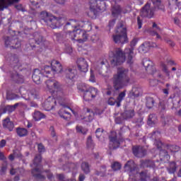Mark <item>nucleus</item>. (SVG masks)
I'll list each match as a JSON object with an SVG mask.
<instances>
[{"label": "nucleus", "instance_id": "nucleus-1", "mask_svg": "<svg viewBox=\"0 0 181 181\" xmlns=\"http://www.w3.org/2000/svg\"><path fill=\"white\" fill-rule=\"evenodd\" d=\"M74 28L73 31H68L66 35L71 39L76 40L78 43H84L88 39V32H91L93 25L90 21H77L76 20H70L66 23V26L70 25Z\"/></svg>", "mask_w": 181, "mask_h": 181}, {"label": "nucleus", "instance_id": "nucleus-2", "mask_svg": "<svg viewBox=\"0 0 181 181\" xmlns=\"http://www.w3.org/2000/svg\"><path fill=\"white\" fill-rule=\"evenodd\" d=\"M136 43H138V40H136V38H134L130 42L132 47L126 48L124 52L122 51L121 48H117L115 52L111 51L109 53V57L112 59L110 60L112 66H115L122 64V63L125 62L127 57L128 64H132V63H134V61H132L134 59V46H135Z\"/></svg>", "mask_w": 181, "mask_h": 181}, {"label": "nucleus", "instance_id": "nucleus-3", "mask_svg": "<svg viewBox=\"0 0 181 181\" xmlns=\"http://www.w3.org/2000/svg\"><path fill=\"white\" fill-rule=\"evenodd\" d=\"M45 84L47 86V88H48L49 93L51 94H54L57 93V95H59L57 98V100H58L60 105H62V108L60 109L59 111V114L60 115L61 118H64V119H69L70 117H71V115L67 110H69L76 115V112L74 110H71L70 107L62 103V100H64V98L60 95H63V88L60 83L59 81L54 80V79H49L45 82Z\"/></svg>", "mask_w": 181, "mask_h": 181}, {"label": "nucleus", "instance_id": "nucleus-4", "mask_svg": "<svg viewBox=\"0 0 181 181\" xmlns=\"http://www.w3.org/2000/svg\"><path fill=\"white\" fill-rule=\"evenodd\" d=\"M129 70L124 67H120L117 69V73L113 75L112 81L113 83V87L116 91L127 87L131 81V78L128 75Z\"/></svg>", "mask_w": 181, "mask_h": 181}, {"label": "nucleus", "instance_id": "nucleus-5", "mask_svg": "<svg viewBox=\"0 0 181 181\" xmlns=\"http://www.w3.org/2000/svg\"><path fill=\"white\" fill-rule=\"evenodd\" d=\"M153 7H151V3L147 2L145 6L141 8V15L144 18L151 19L153 18L156 11H162L165 12V6L162 4L161 0H151Z\"/></svg>", "mask_w": 181, "mask_h": 181}, {"label": "nucleus", "instance_id": "nucleus-6", "mask_svg": "<svg viewBox=\"0 0 181 181\" xmlns=\"http://www.w3.org/2000/svg\"><path fill=\"white\" fill-rule=\"evenodd\" d=\"M154 144L157 146V149L160 151V160L161 162H165V160H168L170 156L168 154V151L165 149H168L171 153H176L180 151V147L176 145H169L165 144L160 141V140L155 139Z\"/></svg>", "mask_w": 181, "mask_h": 181}, {"label": "nucleus", "instance_id": "nucleus-7", "mask_svg": "<svg viewBox=\"0 0 181 181\" xmlns=\"http://www.w3.org/2000/svg\"><path fill=\"white\" fill-rule=\"evenodd\" d=\"M40 21L45 22V25L52 29H57V28H60L63 25L64 18H57L47 11H42L40 13Z\"/></svg>", "mask_w": 181, "mask_h": 181}, {"label": "nucleus", "instance_id": "nucleus-8", "mask_svg": "<svg viewBox=\"0 0 181 181\" xmlns=\"http://www.w3.org/2000/svg\"><path fill=\"white\" fill-rule=\"evenodd\" d=\"M11 66H13L15 73L11 74V78L13 81L18 84H22L24 81L23 76L19 75L18 71H22V64L19 62V58L14 54L11 57Z\"/></svg>", "mask_w": 181, "mask_h": 181}, {"label": "nucleus", "instance_id": "nucleus-9", "mask_svg": "<svg viewBox=\"0 0 181 181\" xmlns=\"http://www.w3.org/2000/svg\"><path fill=\"white\" fill-rule=\"evenodd\" d=\"M116 33L117 35H113L112 39L115 43L124 45L128 43V35L127 34V28L124 27L122 23H120L119 26L116 29Z\"/></svg>", "mask_w": 181, "mask_h": 181}, {"label": "nucleus", "instance_id": "nucleus-10", "mask_svg": "<svg viewBox=\"0 0 181 181\" xmlns=\"http://www.w3.org/2000/svg\"><path fill=\"white\" fill-rule=\"evenodd\" d=\"M52 73V68L49 66H45L42 71L39 69H35L33 71L32 78L35 84H40L43 77H50L49 74Z\"/></svg>", "mask_w": 181, "mask_h": 181}, {"label": "nucleus", "instance_id": "nucleus-11", "mask_svg": "<svg viewBox=\"0 0 181 181\" xmlns=\"http://www.w3.org/2000/svg\"><path fill=\"white\" fill-rule=\"evenodd\" d=\"M90 11L94 16H97L98 12H105L107 11V4L105 0H90Z\"/></svg>", "mask_w": 181, "mask_h": 181}, {"label": "nucleus", "instance_id": "nucleus-12", "mask_svg": "<svg viewBox=\"0 0 181 181\" xmlns=\"http://www.w3.org/2000/svg\"><path fill=\"white\" fill-rule=\"evenodd\" d=\"M142 64L144 67H145L146 71H148L151 76H154V77H158L159 78L162 77V74L156 71V68L155 66H153V62L151 59L144 58L143 59Z\"/></svg>", "mask_w": 181, "mask_h": 181}, {"label": "nucleus", "instance_id": "nucleus-13", "mask_svg": "<svg viewBox=\"0 0 181 181\" xmlns=\"http://www.w3.org/2000/svg\"><path fill=\"white\" fill-rule=\"evenodd\" d=\"M4 43L6 47H10L11 49H19L21 47V42L18 38L6 37Z\"/></svg>", "mask_w": 181, "mask_h": 181}, {"label": "nucleus", "instance_id": "nucleus-14", "mask_svg": "<svg viewBox=\"0 0 181 181\" xmlns=\"http://www.w3.org/2000/svg\"><path fill=\"white\" fill-rule=\"evenodd\" d=\"M83 94V100H85V101H91L93 98L97 97L98 90L95 88L90 87L89 90L84 92Z\"/></svg>", "mask_w": 181, "mask_h": 181}, {"label": "nucleus", "instance_id": "nucleus-15", "mask_svg": "<svg viewBox=\"0 0 181 181\" xmlns=\"http://www.w3.org/2000/svg\"><path fill=\"white\" fill-rule=\"evenodd\" d=\"M43 37L39 34V33H34V38H31L29 40V45L30 47H36L35 45H43Z\"/></svg>", "mask_w": 181, "mask_h": 181}, {"label": "nucleus", "instance_id": "nucleus-16", "mask_svg": "<svg viewBox=\"0 0 181 181\" xmlns=\"http://www.w3.org/2000/svg\"><path fill=\"white\" fill-rule=\"evenodd\" d=\"M57 101L53 97L49 96L42 104V107L45 111H52L56 105Z\"/></svg>", "mask_w": 181, "mask_h": 181}, {"label": "nucleus", "instance_id": "nucleus-17", "mask_svg": "<svg viewBox=\"0 0 181 181\" xmlns=\"http://www.w3.org/2000/svg\"><path fill=\"white\" fill-rule=\"evenodd\" d=\"M78 69L82 73H87L88 71V63L84 58H78L76 61Z\"/></svg>", "mask_w": 181, "mask_h": 181}, {"label": "nucleus", "instance_id": "nucleus-18", "mask_svg": "<svg viewBox=\"0 0 181 181\" xmlns=\"http://www.w3.org/2000/svg\"><path fill=\"white\" fill-rule=\"evenodd\" d=\"M114 136H109V139L110 143L109 144L110 149H117V148H119L121 145V141L118 139V136H117V133H113Z\"/></svg>", "mask_w": 181, "mask_h": 181}, {"label": "nucleus", "instance_id": "nucleus-19", "mask_svg": "<svg viewBox=\"0 0 181 181\" xmlns=\"http://www.w3.org/2000/svg\"><path fill=\"white\" fill-rule=\"evenodd\" d=\"M132 153L136 158H144L146 155V149L141 146H134L132 147Z\"/></svg>", "mask_w": 181, "mask_h": 181}, {"label": "nucleus", "instance_id": "nucleus-20", "mask_svg": "<svg viewBox=\"0 0 181 181\" xmlns=\"http://www.w3.org/2000/svg\"><path fill=\"white\" fill-rule=\"evenodd\" d=\"M50 69L53 74H57L63 71V66H62V64H60L59 61L54 59L51 62Z\"/></svg>", "mask_w": 181, "mask_h": 181}, {"label": "nucleus", "instance_id": "nucleus-21", "mask_svg": "<svg viewBox=\"0 0 181 181\" xmlns=\"http://www.w3.org/2000/svg\"><path fill=\"white\" fill-rule=\"evenodd\" d=\"M153 28L156 30L149 29L148 30V33L151 35V36H156V39H161L159 33L162 32V29L159 28V26H158V24H156V23H153Z\"/></svg>", "mask_w": 181, "mask_h": 181}, {"label": "nucleus", "instance_id": "nucleus-22", "mask_svg": "<svg viewBox=\"0 0 181 181\" xmlns=\"http://www.w3.org/2000/svg\"><path fill=\"white\" fill-rule=\"evenodd\" d=\"M43 171L40 168H34L32 170L31 173L36 180H45L46 177L45 175H42Z\"/></svg>", "mask_w": 181, "mask_h": 181}, {"label": "nucleus", "instance_id": "nucleus-23", "mask_svg": "<svg viewBox=\"0 0 181 181\" xmlns=\"http://www.w3.org/2000/svg\"><path fill=\"white\" fill-rule=\"evenodd\" d=\"M140 168L143 169L145 168H150L151 169H155V162L151 160H140Z\"/></svg>", "mask_w": 181, "mask_h": 181}, {"label": "nucleus", "instance_id": "nucleus-24", "mask_svg": "<svg viewBox=\"0 0 181 181\" xmlns=\"http://www.w3.org/2000/svg\"><path fill=\"white\" fill-rule=\"evenodd\" d=\"M3 127L5 129H8L11 132L13 131V128H15V124L13 122H11V119L7 117L3 121Z\"/></svg>", "mask_w": 181, "mask_h": 181}, {"label": "nucleus", "instance_id": "nucleus-25", "mask_svg": "<svg viewBox=\"0 0 181 181\" xmlns=\"http://www.w3.org/2000/svg\"><path fill=\"white\" fill-rule=\"evenodd\" d=\"M76 73H77V71L71 68H67L64 71L65 77L69 80H71V81L76 77Z\"/></svg>", "mask_w": 181, "mask_h": 181}, {"label": "nucleus", "instance_id": "nucleus-26", "mask_svg": "<svg viewBox=\"0 0 181 181\" xmlns=\"http://www.w3.org/2000/svg\"><path fill=\"white\" fill-rule=\"evenodd\" d=\"M158 123V117L155 114H151L148 116L147 124L149 127H155V124Z\"/></svg>", "mask_w": 181, "mask_h": 181}, {"label": "nucleus", "instance_id": "nucleus-27", "mask_svg": "<svg viewBox=\"0 0 181 181\" xmlns=\"http://www.w3.org/2000/svg\"><path fill=\"white\" fill-rule=\"evenodd\" d=\"M144 47L149 49V47H158V45L155 42H145L139 47L140 52H144Z\"/></svg>", "mask_w": 181, "mask_h": 181}, {"label": "nucleus", "instance_id": "nucleus-28", "mask_svg": "<svg viewBox=\"0 0 181 181\" xmlns=\"http://www.w3.org/2000/svg\"><path fill=\"white\" fill-rule=\"evenodd\" d=\"M19 105V103H16L14 105H6L4 109H3V114H11V112H13L15 110H16V107Z\"/></svg>", "mask_w": 181, "mask_h": 181}, {"label": "nucleus", "instance_id": "nucleus-29", "mask_svg": "<svg viewBox=\"0 0 181 181\" xmlns=\"http://www.w3.org/2000/svg\"><path fill=\"white\" fill-rule=\"evenodd\" d=\"M139 178L141 181H148L151 179V174L148 173V170L141 171L139 173Z\"/></svg>", "mask_w": 181, "mask_h": 181}, {"label": "nucleus", "instance_id": "nucleus-30", "mask_svg": "<svg viewBox=\"0 0 181 181\" xmlns=\"http://www.w3.org/2000/svg\"><path fill=\"white\" fill-rule=\"evenodd\" d=\"M105 63H107V61L104 60L98 62L95 70L99 72V74H103V70H104V69H107V64Z\"/></svg>", "mask_w": 181, "mask_h": 181}, {"label": "nucleus", "instance_id": "nucleus-31", "mask_svg": "<svg viewBox=\"0 0 181 181\" xmlns=\"http://www.w3.org/2000/svg\"><path fill=\"white\" fill-rule=\"evenodd\" d=\"M16 134L20 138H23V136H27L28 132L25 128L17 127Z\"/></svg>", "mask_w": 181, "mask_h": 181}, {"label": "nucleus", "instance_id": "nucleus-32", "mask_svg": "<svg viewBox=\"0 0 181 181\" xmlns=\"http://www.w3.org/2000/svg\"><path fill=\"white\" fill-rule=\"evenodd\" d=\"M112 15L114 17L121 15V6L117 4L113 6L112 8Z\"/></svg>", "mask_w": 181, "mask_h": 181}, {"label": "nucleus", "instance_id": "nucleus-33", "mask_svg": "<svg viewBox=\"0 0 181 181\" xmlns=\"http://www.w3.org/2000/svg\"><path fill=\"white\" fill-rule=\"evenodd\" d=\"M125 95H127V90H124L119 93L117 98V107H121V103H122L124 98H125Z\"/></svg>", "mask_w": 181, "mask_h": 181}, {"label": "nucleus", "instance_id": "nucleus-34", "mask_svg": "<svg viewBox=\"0 0 181 181\" xmlns=\"http://www.w3.org/2000/svg\"><path fill=\"white\" fill-rule=\"evenodd\" d=\"M134 115H135V110H126L123 113V117L124 118H125V119H129L133 117H134Z\"/></svg>", "mask_w": 181, "mask_h": 181}, {"label": "nucleus", "instance_id": "nucleus-35", "mask_svg": "<svg viewBox=\"0 0 181 181\" xmlns=\"http://www.w3.org/2000/svg\"><path fill=\"white\" fill-rule=\"evenodd\" d=\"M146 107L148 110H151V108L155 107V100L153 99V98L148 97L146 98Z\"/></svg>", "mask_w": 181, "mask_h": 181}, {"label": "nucleus", "instance_id": "nucleus-36", "mask_svg": "<svg viewBox=\"0 0 181 181\" xmlns=\"http://www.w3.org/2000/svg\"><path fill=\"white\" fill-rule=\"evenodd\" d=\"M177 168V167L176 166V163L173 161L169 163V166L168 167L167 170L170 174L175 173V172H176Z\"/></svg>", "mask_w": 181, "mask_h": 181}, {"label": "nucleus", "instance_id": "nucleus-37", "mask_svg": "<svg viewBox=\"0 0 181 181\" xmlns=\"http://www.w3.org/2000/svg\"><path fill=\"white\" fill-rule=\"evenodd\" d=\"M77 88L81 93H86L88 90H90V86L86 83H79L77 86Z\"/></svg>", "mask_w": 181, "mask_h": 181}, {"label": "nucleus", "instance_id": "nucleus-38", "mask_svg": "<svg viewBox=\"0 0 181 181\" xmlns=\"http://www.w3.org/2000/svg\"><path fill=\"white\" fill-rule=\"evenodd\" d=\"M46 116L39 111H35L33 115V119L35 121H40V119H43Z\"/></svg>", "mask_w": 181, "mask_h": 181}, {"label": "nucleus", "instance_id": "nucleus-39", "mask_svg": "<svg viewBox=\"0 0 181 181\" xmlns=\"http://www.w3.org/2000/svg\"><path fill=\"white\" fill-rule=\"evenodd\" d=\"M81 168L83 172L86 173V175H88V173L90 172V165H88V163L87 162L82 163Z\"/></svg>", "mask_w": 181, "mask_h": 181}, {"label": "nucleus", "instance_id": "nucleus-40", "mask_svg": "<svg viewBox=\"0 0 181 181\" xmlns=\"http://www.w3.org/2000/svg\"><path fill=\"white\" fill-rule=\"evenodd\" d=\"M105 172H107V167L105 165H103L100 168V171H96L95 175H97V176H101L102 177H104V176L106 175Z\"/></svg>", "mask_w": 181, "mask_h": 181}, {"label": "nucleus", "instance_id": "nucleus-41", "mask_svg": "<svg viewBox=\"0 0 181 181\" xmlns=\"http://www.w3.org/2000/svg\"><path fill=\"white\" fill-rule=\"evenodd\" d=\"M40 163H42V155L38 154V155L35 156V157L34 158L33 164L35 166H39L40 165Z\"/></svg>", "mask_w": 181, "mask_h": 181}, {"label": "nucleus", "instance_id": "nucleus-42", "mask_svg": "<svg viewBox=\"0 0 181 181\" xmlns=\"http://www.w3.org/2000/svg\"><path fill=\"white\" fill-rule=\"evenodd\" d=\"M111 168L112 170L117 171V170H121L122 165H121V163L115 161L111 165Z\"/></svg>", "mask_w": 181, "mask_h": 181}, {"label": "nucleus", "instance_id": "nucleus-43", "mask_svg": "<svg viewBox=\"0 0 181 181\" xmlns=\"http://www.w3.org/2000/svg\"><path fill=\"white\" fill-rule=\"evenodd\" d=\"M76 132H78V134H83V135H86L88 131L87 129L83 128L81 126H76Z\"/></svg>", "mask_w": 181, "mask_h": 181}, {"label": "nucleus", "instance_id": "nucleus-44", "mask_svg": "<svg viewBox=\"0 0 181 181\" xmlns=\"http://www.w3.org/2000/svg\"><path fill=\"white\" fill-rule=\"evenodd\" d=\"M54 38L57 42H62L63 40V35L60 33H56L54 35Z\"/></svg>", "mask_w": 181, "mask_h": 181}, {"label": "nucleus", "instance_id": "nucleus-45", "mask_svg": "<svg viewBox=\"0 0 181 181\" xmlns=\"http://www.w3.org/2000/svg\"><path fill=\"white\" fill-rule=\"evenodd\" d=\"M158 108L161 112L165 111L166 103H165V101L162 100L159 103Z\"/></svg>", "mask_w": 181, "mask_h": 181}, {"label": "nucleus", "instance_id": "nucleus-46", "mask_svg": "<svg viewBox=\"0 0 181 181\" xmlns=\"http://www.w3.org/2000/svg\"><path fill=\"white\" fill-rule=\"evenodd\" d=\"M86 145L88 148H94V143H93V139L91 138V136L88 137Z\"/></svg>", "mask_w": 181, "mask_h": 181}, {"label": "nucleus", "instance_id": "nucleus-47", "mask_svg": "<svg viewBox=\"0 0 181 181\" xmlns=\"http://www.w3.org/2000/svg\"><path fill=\"white\" fill-rule=\"evenodd\" d=\"M136 127H142L144 124V119L142 117L137 118L135 120Z\"/></svg>", "mask_w": 181, "mask_h": 181}, {"label": "nucleus", "instance_id": "nucleus-48", "mask_svg": "<svg viewBox=\"0 0 181 181\" xmlns=\"http://www.w3.org/2000/svg\"><path fill=\"white\" fill-rule=\"evenodd\" d=\"M129 12H131V6H127L123 8L121 7V13H129Z\"/></svg>", "mask_w": 181, "mask_h": 181}, {"label": "nucleus", "instance_id": "nucleus-49", "mask_svg": "<svg viewBox=\"0 0 181 181\" xmlns=\"http://www.w3.org/2000/svg\"><path fill=\"white\" fill-rule=\"evenodd\" d=\"M180 18H181V15L178 14L177 16H175L173 18V21L175 25H177V26H179L180 25Z\"/></svg>", "mask_w": 181, "mask_h": 181}, {"label": "nucleus", "instance_id": "nucleus-50", "mask_svg": "<svg viewBox=\"0 0 181 181\" xmlns=\"http://www.w3.org/2000/svg\"><path fill=\"white\" fill-rule=\"evenodd\" d=\"M18 96L15 93H7L6 94V99L7 100H15Z\"/></svg>", "mask_w": 181, "mask_h": 181}, {"label": "nucleus", "instance_id": "nucleus-51", "mask_svg": "<svg viewBox=\"0 0 181 181\" xmlns=\"http://www.w3.org/2000/svg\"><path fill=\"white\" fill-rule=\"evenodd\" d=\"M37 148H38V152L40 153H42L46 151V148H45V146H43L42 143L38 144Z\"/></svg>", "mask_w": 181, "mask_h": 181}, {"label": "nucleus", "instance_id": "nucleus-52", "mask_svg": "<svg viewBox=\"0 0 181 181\" xmlns=\"http://www.w3.org/2000/svg\"><path fill=\"white\" fill-rule=\"evenodd\" d=\"M6 169H8V163L6 162L1 166V174L4 175L5 173V172H6Z\"/></svg>", "mask_w": 181, "mask_h": 181}, {"label": "nucleus", "instance_id": "nucleus-53", "mask_svg": "<svg viewBox=\"0 0 181 181\" xmlns=\"http://www.w3.org/2000/svg\"><path fill=\"white\" fill-rule=\"evenodd\" d=\"M132 94L133 97H138L139 95V90L136 88H134L132 90Z\"/></svg>", "mask_w": 181, "mask_h": 181}, {"label": "nucleus", "instance_id": "nucleus-54", "mask_svg": "<svg viewBox=\"0 0 181 181\" xmlns=\"http://www.w3.org/2000/svg\"><path fill=\"white\" fill-rule=\"evenodd\" d=\"M89 81L91 83H95V76H94V72L93 71V69H90V76L89 78Z\"/></svg>", "mask_w": 181, "mask_h": 181}, {"label": "nucleus", "instance_id": "nucleus-55", "mask_svg": "<svg viewBox=\"0 0 181 181\" xmlns=\"http://www.w3.org/2000/svg\"><path fill=\"white\" fill-rule=\"evenodd\" d=\"M107 103L109 105H115V103L117 104V101L114 98H110L108 99Z\"/></svg>", "mask_w": 181, "mask_h": 181}, {"label": "nucleus", "instance_id": "nucleus-56", "mask_svg": "<svg viewBox=\"0 0 181 181\" xmlns=\"http://www.w3.org/2000/svg\"><path fill=\"white\" fill-rule=\"evenodd\" d=\"M160 67H161L162 71H163V72L167 71L168 70V65H166V64H165V62H160Z\"/></svg>", "mask_w": 181, "mask_h": 181}, {"label": "nucleus", "instance_id": "nucleus-57", "mask_svg": "<svg viewBox=\"0 0 181 181\" xmlns=\"http://www.w3.org/2000/svg\"><path fill=\"white\" fill-rule=\"evenodd\" d=\"M103 134V129L101 128H98L95 131V135L97 138H100V136Z\"/></svg>", "mask_w": 181, "mask_h": 181}, {"label": "nucleus", "instance_id": "nucleus-58", "mask_svg": "<svg viewBox=\"0 0 181 181\" xmlns=\"http://www.w3.org/2000/svg\"><path fill=\"white\" fill-rule=\"evenodd\" d=\"M137 25H138V29L142 28V20H141V17H137Z\"/></svg>", "mask_w": 181, "mask_h": 181}, {"label": "nucleus", "instance_id": "nucleus-59", "mask_svg": "<svg viewBox=\"0 0 181 181\" xmlns=\"http://www.w3.org/2000/svg\"><path fill=\"white\" fill-rule=\"evenodd\" d=\"M49 131H51L52 137L54 138V136H56V132H54V127L51 126L49 128Z\"/></svg>", "mask_w": 181, "mask_h": 181}, {"label": "nucleus", "instance_id": "nucleus-60", "mask_svg": "<svg viewBox=\"0 0 181 181\" xmlns=\"http://www.w3.org/2000/svg\"><path fill=\"white\" fill-rule=\"evenodd\" d=\"M6 146V140L2 139L0 141V148H5Z\"/></svg>", "mask_w": 181, "mask_h": 181}, {"label": "nucleus", "instance_id": "nucleus-61", "mask_svg": "<svg viewBox=\"0 0 181 181\" xmlns=\"http://www.w3.org/2000/svg\"><path fill=\"white\" fill-rule=\"evenodd\" d=\"M167 63L168 64H169L170 66H176V62H175V61L170 59V60H167Z\"/></svg>", "mask_w": 181, "mask_h": 181}, {"label": "nucleus", "instance_id": "nucleus-62", "mask_svg": "<svg viewBox=\"0 0 181 181\" xmlns=\"http://www.w3.org/2000/svg\"><path fill=\"white\" fill-rule=\"evenodd\" d=\"M57 4L59 5H64L66 4V0H54Z\"/></svg>", "mask_w": 181, "mask_h": 181}, {"label": "nucleus", "instance_id": "nucleus-63", "mask_svg": "<svg viewBox=\"0 0 181 181\" xmlns=\"http://www.w3.org/2000/svg\"><path fill=\"white\" fill-rule=\"evenodd\" d=\"M114 25H115V19H113L109 22V28H113Z\"/></svg>", "mask_w": 181, "mask_h": 181}, {"label": "nucleus", "instance_id": "nucleus-64", "mask_svg": "<svg viewBox=\"0 0 181 181\" xmlns=\"http://www.w3.org/2000/svg\"><path fill=\"white\" fill-rule=\"evenodd\" d=\"M86 179V176L83 174L79 175L78 181H84Z\"/></svg>", "mask_w": 181, "mask_h": 181}]
</instances>
